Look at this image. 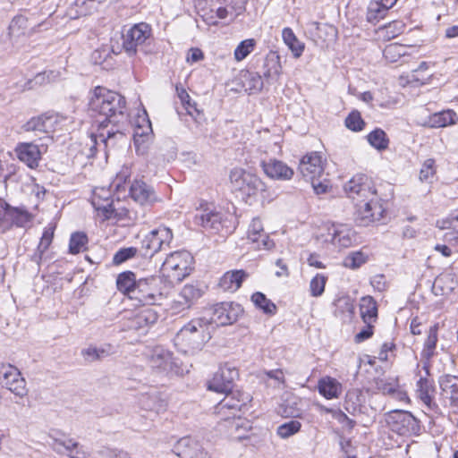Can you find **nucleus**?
<instances>
[{
  "instance_id": "72a5a7b5",
  "label": "nucleus",
  "mask_w": 458,
  "mask_h": 458,
  "mask_svg": "<svg viewBox=\"0 0 458 458\" xmlns=\"http://www.w3.org/2000/svg\"><path fill=\"white\" fill-rule=\"evenodd\" d=\"M220 220V215L209 209L199 210L194 216V223L206 229H217Z\"/></svg>"
},
{
  "instance_id": "1a4fd4ad",
  "label": "nucleus",
  "mask_w": 458,
  "mask_h": 458,
  "mask_svg": "<svg viewBox=\"0 0 458 458\" xmlns=\"http://www.w3.org/2000/svg\"><path fill=\"white\" fill-rule=\"evenodd\" d=\"M150 36L151 28L148 23L134 24L122 34L123 49L129 56L135 55Z\"/></svg>"
},
{
  "instance_id": "79ce46f5",
  "label": "nucleus",
  "mask_w": 458,
  "mask_h": 458,
  "mask_svg": "<svg viewBox=\"0 0 458 458\" xmlns=\"http://www.w3.org/2000/svg\"><path fill=\"white\" fill-rule=\"evenodd\" d=\"M369 143L376 149L382 151L388 148L389 139L382 129H375L367 136Z\"/></svg>"
},
{
  "instance_id": "f03ea898",
  "label": "nucleus",
  "mask_w": 458,
  "mask_h": 458,
  "mask_svg": "<svg viewBox=\"0 0 458 458\" xmlns=\"http://www.w3.org/2000/svg\"><path fill=\"white\" fill-rule=\"evenodd\" d=\"M344 191L356 205L355 221L361 226L379 221L386 211L374 182L365 174L353 176L344 184Z\"/></svg>"
},
{
  "instance_id": "13d9d810",
  "label": "nucleus",
  "mask_w": 458,
  "mask_h": 458,
  "mask_svg": "<svg viewBox=\"0 0 458 458\" xmlns=\"http://www.w3.org/2000/svg\"><path fill=\"white\" fill-rule=\"evenodd\" d=\"M436 174V165L435 160L432 158H428L425 160L423 163L420 171V181H428L432 178Z\"/></svg>"
},
{
  "instance_id": "052dcab7",
  "label": "nucleus",
  "mask_w": 458,
  "mask_h": 458,
  "mask_svg": "<svg viewBox=\"0 0 458 458\" xmlns=\"http://www.w3.org/2000/svg\"><path fill=\"white\" fill-rule=\"evenodd\" d=\"M228 421V430L230 437L236 440H242L249 437L247 435L248 430L250 428V422L248 421V424L246 428H241L238 430L235 429V428H232V420Z\"/></svg>"
},
{
  "instance_id": "c85d7f7f",
  "label": "nucleus",
  "mask_w": 458,
  "mask_h": 458,
  "mask_svg": "<svg viewBox=\"0 0 458 458\" xmlns=\"http://www.w3.org/2000/svg\"><path fill=\"white\" fill-rule=\"evenodd\" d=\"M247 276L243 270L228 271L221 277L219 286L224 291L235 292L241 287Z\"/></svg>"
},
{
  "instance_id": "39448f33",
  "label": "nucleus",
  "mask_w": 458,
  "mask_h": 458,
  "mask_svg": "<svg viewBox=\"0 0 458 458\" xmlns=\"http://www.w3.org/2000/svg\"><path fill=\"white\" fill-rule=\"evenodd\" d=\"M249 399L248 395L240 393L226 394L225 397L216 406V413L221 420L227 421L232 419V428L238 430L241 428H246L248 420L241 418L240 411L246 406Z\"/></svg>"
},
{
  "instance_id": "aec40b11",
  "label": "nucleus",
  "mask_w": 458,
  "mask_h": 458,
  "mask_svg": "<svg viewBox=\"0 0 458 458\" xmlns=\"http://www.w3.org/2000/svg\"><path fill=\"white\" fill-rule=\"evenodd\" d=\"M131 197L140 205L152 204L157 200L154 189L143 180L135 179L130 187Z\"/></svg>"
},
{
  "instance_id": "5701e85b",
  "label": "nucleus",
  "mask_w": 458,
  "mask_h": 458,
  "mask_svg": "<svg viewBox=\"0 0 458 458\" xmlns=\"http://www.w3.org/2000/svg\"><path fill=\"white\" fill-rule=\"evenodd\" d=\"M19 159L30 168H36L41 158V151L33 142L19 143L15 148Z\"/></svg>"
},
{
  "instance_id": "603ef678",
  "label": "nucleus",
  "mask_w": 458,
  "mask_h": 458,
  "mask_svg": "<svg viewBox=\"0 0 458 458\" xmlns=\"http://www.w3.org/2000/svg\"><path fill=\"white\" fill-rule=\"evenodd\" d=\"M143 122L145 123V125H138V128L134 135V144L136 146V152L140 154H143L144 150H141L139 146L140 139L138 137L148 138L149 135L152 133V127L149 119H144Z\"/></svg>"
},
{
  "instance_id": "58836bf2",
  "label": "nucleus",
  "mask_w": 458,
  "mask_h": 458,
  "mask_svg": "<svg viewBox=\"0 0 458 458\" xmlns=\"http://www.w3.org/2000/svg\"><path fill=\"white\" fill-rule=\"evenodd\" d=\"M138 280L131 271H125L117 276L116 285L120 292L126 294L131 299V293L136 287Z\"/></svg>"
},
{
  "instance_id": "a18cd8bd",
  "label": "nucleus",
  "mask_w": 458,
  "mask_h": 458,
  "mask_svg": "<svg viewBox=\"0 0 458 458\" xmlns=\"http://www.w3.org/2000/svg\"><path fill=\"white\" fill-rule=\"evenodd\" d=\"M251 301L257 308L262 310L267 314H274L276 310V305L262 293L257 292L253 293Z\"/></svg>"
},
{
  "instance_id": "f8f14e48",
  "label": "nucleus",
  "mask_w": 458,
  "mask_h": 458,
  "mask_svg": "<svg viewBox=\"0 0 458 458\" xmlns=\"http://www.w3.org/2000/svg\"><path fill=\"white\" fill-rule=\"evenodd\" d=\"M242 312L243 309L238 303L221 302L213 307L212 315L210 318H207V320H210V328L212 329L213 324L227 326L236 322Z\"/></svg>"
},
{
  "instance_id": "a878e982",
  "label": "nucleus",
  "mask_w": 458,
  "mask_h": 458,
  "mask_svg": "<svg viewBox=\"0 0 458 458\" xmlns=\"http://www.w3.org/2000/svg\"><path fill=\"white\" fill-rule=\"evenodd\" d=\"M203 290L198 285L185 284L174 301L181 310L191 308L202 296Z\"/></svg>"
},
{
  "instance_id": "cd10ccee",
  "label": "nucleus",
  "mask_w": 458,
  "mask_h": 458,
  "mask_svg": "<svg viewBox=\"0 0 458 458\" xmlns=\"http://www.w3.org/2000/svg\"><path fill=\"white\" fill-rule=\"evenodd\" d=\"M457 121L458 116L456 113L453 110L447 109L429 115L424 125L430 128H442L455 124Z\"/></svg>"
},
{
  "instance_id": "9b49d317",
  "label": "nucleus",
  "mask_w": 458,
  "mask_h": 458,
  "mask_svg": "<svg viewBox=\"0 0 458 458\" xmlns=\"http://www.w3.org/2000/svg\"><path fill=\"white\" fill-rule=\"evenodd\" d=\"M148 364L153 370L160 374L179 375L183 372L173 353L162 347H157L152 351L148 358Z\"/></svg>"
},
{
  "instance_id": "c03bdc74",
  "label": "nucleus",
  "mask_w": 458,
  "mask_h": 458,
  "mask_svg": "<svg viewBox=\"0 0 458 458\" xmlns=\"http://www.w3.org/2000/svg\"><path fill=\"white\" fill-rule=\"evenodd\" d=\"M5 214L13 224L20 227L25 226L31 220L30 214L23 208H8Z\"/></svg>"
},
{
  "instance_id": "e2e57ef3",
  "label": "nucleus",
  "mask_w": 458,
  "mask_h": 458,
  "mask_svg": "<svg viewBox=\"0 0 458 458\" xmlns=\"http://www.w3.org/2000/svg\"><path fill=\"white\" fill-rule=\"evenodd\" d=\"M309 181L311 182L312 187L317 194L326 193L330 187L329 182L327 179H317Z\"/></svg>"
},
{
  "instance_id": "4d7b16f0",
  "label": "nucleus",
  "mask_w": 458,
  "mask_h": 458,
  "mask_svg": "<svg viewBox=\"0 0 458 458\" xmlns=\"http://www.w3.org/2000/svg\"><path fill=\"white\" fill-rule=\"evenodd\" d=\"M367 261V256L361 251L350 253L345 260L344 265L351 268H358Z\"/></svg>"
},
{
  "instance_id": "e433bc0d",
  "label": "nucleus",
  "mask_w": 458,
  "mask_h": 458,
  "mask_svg": "<svg viewBox=\"0 0 458 458\" xmlns=\"http://www.w3.org/2000/svg\"><path fill=\"white\" fill-rule=\"evenodd\" d=\"M282 71L280 57L276 52H270L267 55L263 65V76L269 79L277 78Z\"/></svg>"
},
{
  "instance_id": "f3484780",
  "label": "nucleus",
  "mask_w": 458,
  "mask_h": 458,
  "mask_svg": "<svg viewBox=\"0 0 458 458\" xmlns=\"http://www.w3.org/2000/svg\"><path fill=\"white\" fill-rule=\"evenodd\" d=\"M57 122V114H45L30 119L23 124L22 129L25 131H35L48 135L55 130Z\"/></svg>"
},
{
  "instance_id": "c9c22d12",
  "label": "nucleus",
  "mask_w": 458,
  "mask_h": 458,
  "mask_svg": "<svg viewBox=\"0 0 458 458\" xmlns=\"http://www.w3.org/2000/svg\"><path fill=\"white\" fill-rule=\"evenodd\" d=\"M158 319V313L154 308H147L140 310L133 318L131 324L135 329H143L153 324Z\"/></svg>"
},
{
  "instance_id": "bb28decb",
  "label": "nucleus",
  "mask_w": 458,
  "mask_h": 458,
  "mask_svg": "<svg viewBox=\"0 0 458 458\" xmlns=\"http://www.w3.org/2000/svg\"><path fill=\"white\" fill-rule=\"evenodd\" d=\"M301 406L302 403L301 398L295 395H289L279 404L277 412L284 418H301Z\"/></svg>"
},
{
  "instance_id": "864d4df0",
  "label": "nucleus",
  "mask_w": 458,
  "mask_h": 458,
  "mask_svg": "<svg viewBox=\"0 0 458 458\" xmlns=\"http://www.w3.org/2000/svg\"><path fill=\"white\" fill-rule=\"evenodd\" d=\"M345 125L353 131H360L365 126V122L361 118L360 112L352 111L345 119Z\"/></svg>"
},
{
  "instance_id": "7ed1b4c3",
  "label": "nucleus",
  "mask_w": 458,
  "mask_h": 458,
  "mask_svg": "<svg viewBox=\"0 0 458 458\" xmlns=\"http://www.w3.org/2000/svg\"><path fill=\"white\" fill-rule=\"evenodd\" d=\"M210 320L206 317L192 318L184 325L174 338V346L185 354H194L202 350L211 339Z\"/></svg>"
},
{
  "instance_id": "37998d69",
  "label": "nucleus",
  "mask_w": 458,
  "mask_h": 458,
  "mask_svg": "<svg viewBox=\"0 0 458 458\" xmlns=\"http://www.w3.org/2000/svg\"><path fill=\"white\" fill-rule=\"evenodd\" d=\"M381 4H378V2L374 0L369 2L366 15L369 22L377 24L386 16L388 11H386Z\"/></svg>"
},
{
  "instance_id": "412c9836",
  "label": "nucleus",
  "mask_w": 458,
  "mask_h": 458,
  "mask_svg": "<svg viewBox=\"0 0 458 458\" xmlns=\"http://www.w3.org/2000/svg\"><path fill=\"white\" fill-rule=\"evenodd\" d=\"M327 231L326 242H330L332 244L341 248H348L352 244L353 233L346 225H333Z\"/></svg>"
},
{
  "instance_id": "09e8293b",
  "label": "nucleus",
  "mask_w": 458,
  "mask_h": 458,
  "mask_svg": "<svg viewBox=\"0 0 458 458\" xmlns=\"http://www.w3.org/2000/svg\"><path fill=\"white\" fill-rule=\"evenodd\" d=\"M255 40L252 38L242 41L234 50V57L237 61L245 59L254 49Z\"/></svg>"
},
{
  "instance_id": "2eb2a0df",
  "label": "nucleus",
  "mask_w": 458,
  "mask_h": 458,
  "mask_svg": "<svg viewBox=\"0 0 458 458\" xmlns=\"http://www.w3.org/2000/svg\"><path fill=\"white\" fill-rule=\"evenodd\" d=\"M259 165L264 174L273 180L287 181L291 180L294 174L291 167L276 158L262 159Z\"/></svg>"
},
{
  "instance_id": "4468645a",
  "label": "nucleus",
  "mask_w": 458,
  "mask_h": 458,
  "mask_svg": "<svg viewBox=\"0 0 458 458\" xmlns=\"http://www.w3.org/2000/svg\"><path fill=\"white\" fill-rule=\"evenodd\" d=\"M238 370L228 365H224L214 374L208 383L209 390L227 394L231 392L234 380L238 377Z\"/></svg>"
},
{
  "instance_id": "ddd939ff",
  "label": "nucleus",
  "mask_w": 458,
  "mask_h": 458,
  "mask_svg": "<svg viewBox=\"0 0 458 458\" xmlns=\"http://www.w3.org/2000/svg\"><path fill=\"white\" fill-rule=\"evenodd\" d=\"M324 165L325 161L318 152H310L301 159L298 170L306 181L322 179Z\"/></svg>"
},
{
  "instance_id": "0eeeda50",
  "label": "nucleus",
  "mask_w": 458,
  "mask_h": 458,
  "mask_svg": "<svg viewBox=\"0 0 458 458\" xmlns=\"http://www.w3.org/2000/svg\"><path fill=\"white\" fill-rule=\"evenodd\" d=\"M161 284V279L156 276L139 279L136 287L131 293V299L141 305L159 304L164 299Z\"/></svg>"
},
{
  "instance_id": "473e14b6",
  "label": "nucleus",
  "mask_w": 458,
  "mask_h": 458,
  "mask_svg": "<svg viewBox=\"0 0 458 458\" xmlns=\"http://www.w3.org/2000/svg\"><path fill=\"white\" fill-rule=\"evenodd\" d=\"M439 325L438 323L431 326L428 331L427 338L423 344V349L421 351V358L426 360H430L437 353V344L438 342V333Z\"/></svg>"
},
{
  "instance_id": "2f4dec72",
  "label": "nucleus",
  "mask_w": 458,
  "mask_h": 458,
  "mask_svg": "<svg viewBox=\"0 0 458 458\" xmlns=\"http://www.w3.org/2000/svg\"><path fill=\"white\" fill-rule=\"evenodd\" d=\"M91 203L95 209L101 212L106 219L121 216V214L117 212L114 201L108 197L102 199L99 193H94Z\"/></svg>"
},
{
  "instance_id": "680f3d73",
  "label": "nucleus",
  "mask_w": 458,
  "mask_h": 458,
  "mask_svg": "<svg viewBox=\"0 0 458 458\" xmlns=\"http://www.w3.org/2000/svg\"><path fill=\"white\" fill-rule=\"evenodd\" d=\"M364 327L355 335L356 343H361L373 335L374 323H364Z\"/></svg>"
},
{
  "instance_id": "0e129e2a",
  "label": "nucleus",
  "mask_w": 458,
  "mask_h": 458,
  "mask_svg": "<svg viewBox=\"0 0 458 458\" xmlns=\"http://www.w3.org/2000/svg\"><path fill=\"white\" fill-rule=\"evenodd\" d=\"M376 384H377V388L380 392H382V394H387L390 396L397 386V384L394 382H387L383 379L377 380Z\"/></svg>"
},
{
  "instance_id": "ea45409f",
  "label": "nucleus",
  "mask_w": 458,
  "mask_h": 458,
  "mask_svg": "<svg viewBox=\"0 0 458 458\" xmlns=\"http://www.w3.org/2000/svg\"><path fill=\"white\" fill-rule=\"evenodd\" d=\"M283 40L290 48L294 57H300L304 50V44L301 42L291 28H284L282 31Z\"/></svg>"
},
{
  "instance_id": "f704fd0d",
  "label": "nucleus",
  "mask_w": 458,
  "mask_h": 458,
  "mask_svg": "<svg viewBox=\"0 0 458 458\" xmlns=\"http://www.w3.org/2000/svg\"><path fill=\"white\" fill-rule=\"evenodd\" d=\"M360 312L364 323H375L377 318V306L371 296H365L360 301Z\"/></svg>"
},
{
  "instance_id": "f257e3e1",
  "label": "nucleus",
  "mask_w": 458,
  "mask_h": 458,
  "mask_svg": "<svg viewBox=\"0 0 458 458\" xmlns=\"http://www.w3.org/2000/svg\"><path fill=\"white\" fill-rule=\"evenodd\" d=\"M89 108L92 113L104 116L96 121L82 149L87 157H94L98 148L106 149L114 147L125 139L123 131L128 123L125 98L104 87H96L91 92Z\"/></svg>"
},
{
  "instance_id": "4c0bfd02",
  "label": "nucleus",
  "mask_w": 458,
  "mask_h": 458,
  "mask_svg": "<svg viewBox=\"0 0 458 458\" xmlns=\"http://www.w3.org/2000/svg\"><path fill=\"white\" fill-rule=\"evenodd\" d=\"M176 89L178 92V97L182 106L186 109L187 114L191 116L196 123H200L204 119L203 113L197 108L196 103L191 101L190 95L186 92L185 89H179L178 88H176Z\"/></svg>"
},
{
  "instance_id": "de8ad7c7",
  "label": "nucleus",
  "mask_w": 458,
  "mask_h": 458,
  "mask_svg": "<svg viewBox=\"0 0 458 458\" xmlns=\"http://www.w3.org/2000/svg\"><path fill=\"white\" fill-rule=\"evenodd\" d=\"M88 243V237L83 233H74L72 234L69 242V250L72 254H77L85 249Z\"/></svg>"
},
{
  "instance_id": "7c9ffc66",
  "label": "nucleus",
  "mask_w": 458,
  "mask_h": 458,
  "mask_svg": "<svg viewBox=\"0 0 458 458\" xmlns=\"http://www.w3.org/2000/svg\"><path fill=\"white\" fill-rule=\"evenodd\" d=\"M318 390L321 395L330 400L340 396L342 385L335 378L327 376L318 380Z\"/></svg>"
},
{
  "instance_id": "6e6552de",
  "label": "nucleus",
  "mask_w": 458,
  "mask_h": 458,
  "mask_svg": "<svg viewBox=\"0 0 458 458\" xmlns=\"http://www.w3.org/2000/svg\"><path fill=\"white\" fill-rule=\"evenodd\" d=\"M386 422L393 432L400 436L419 435L420 421L409 411L394 410L386 414Z\"/></svg>"
},
{
  "instance_id": "9d476101",
  "label": "nucleus",
  "mask_w": 458,
  "mask_h": 458,
  "mask_svg": "<svg viewBox=\"0 0 458 458\" xmlns=\"http://www.w3.org/2000/svg\"><path fill=\"white\" fill-rule=\"evenodd\" d=\"M0 383L19 398L28 394L25 378L16 367L9 363H0Z\"/></svg>"
},
{
  "instance_id": "6ab92c4d",
  "label": "nucleus",
  "mask_w": 458,
  "mask_h": 458,
  "mask_svg": "<svg viewBox=\"0 0 458 458\" xmlns=\"http://www.w3.org/2000/svg\"><path fill=\"white\" fill-rule=\"evenodd\" d=\"M248 240L254 244L256 249L269 250L274 246L273 241L264 232L262 222L259 218H253L247 232Z\"/></svg>"
},
{
  "instance_id": "c756f323",
  "label": "nucleus",
  "mask_w": 458,
  "mask_h": 458,
  "mask_svg": "<svg viewBox=\"0 0 458 458\" xmlns=\"http://www.w3.org/2000/svg\"><path fill=\"white\" fill-rule=\"evenodd\" d=\"M140 404L143 410L154 411L157 414L164 412L167 407L166 401L157 392L142 394Z\"/></svg>"
},
{
  "instance_id": "a211bd4d",
  "label": "nucleus",
  "mask_w": 458,
  "mask_h": 458,
  "mask_svg": "<svg viewBox=\"0 0 458 458\" xmlns=\"http://www.w3.org/2000/svg\"><path fill=\"white\" fill-rule=\"evenodd\" d=\"M174 452L181 458H207L208 454L200 444L191 437H184L177 441Z\"/></svg>"
},
{
  "instance_id": "423d86ee",
  "label": "nucleus",
  "mask_w": 458,
  "mask_h": 458,
  "mask_svg": "<svg viewBox=\"0 0 458 458\" xmlns=\"http://www.w3.org/2000/svg\"><path fill=\"white\" fill-rule=\"evenodd\" d=\"M192 263L193 257L189 251H174L163 262L161 272L171 283H180L191 274Z\"/></svg>"
},
{
  "instance_id": "4be33fe9",
  "label": "nucleus",
  "mask_w": 458,
  "mask_h": 458,
  "mask_svg": "<svg viewBox=\"0 0 458 458\" xmlns=\"http://www.w3.org/2000/svg\"><path fill=\"white\" fill-rule=\"evenodd\" d=\"M441 394L449 399L454 412L458 414V377L444 375L439 378Z\"/></svg>"
},
{
  "instance_id": "5fc2aeb1",
  "label": "nucleus",
  "mask_w": 458,
  "mask_h": 458,
  "mask_svg": "<svg viewBox=\"0 0 458 458\" xmlns=\"http://www.w3.org/2000/svg\"><path fill=\"white\" fill-rule=\"evenodd\" d=\"M327 283V277L323 275L317 274L310 284V293L314 297L320 296L325 291V285Z\"/></svg>"
},
{
  "instance_id": "dca6fc26",
  "label": "nucleus",
  "mask_w": 458,
  "mask_h": 458,
  "mask_svg": "<svg viewBox=\"0 0 458 458\" xmlns=\"http://www.w3.org/2000/svg\"><path fill=\"white\" fill-rule=\"evenodd\" d=\"M38 26L40 24H31L24 15H17L9 25V36L13 42L23 41L32 36Z\"/></svg>"
},
{
  "instance_id": "774afa93",
  "label": "nucleus",
  "mask_w": 458,
  "mask_h": 458,
  "mask_svg": "<svg viewBox=\"0 0 458 458\" xmlns=\"http://www.w3.org/2000/svg\"><path fill=\"white\" fill-rule=\"evenodd\" d=\"M67 456L70 458H89V454L83 449V446L78 442V446L74 447Z\"/></svg>"
},
{
  "instance_id": "b1692460",
  "label": "nucleus",
  "mask_w": 458,
  "mask_h": 458,
  "mask_svg": "<svg viewBox=\"0 0 458 458\" xmlns=\"http://www.w3.org/2000/svg\"><path fill=\"white\" fill-rule=\"evenodd\" d=\"M147 236L152 245V251H155V253L169 247L174 237L171 229L165 226L152 230Z\"/></svg>"
},
{
  "instance_id": "6e6d98bb",
  "label": "nucleus",
  "mask_w": 458,
  "mask_h": 458,
  "mask_svg": "<svg viewBox=\"0 0 458 458\" xmlns=\"http://www.w3.org/2000/svg\"><path fill=\"white\" fill-rule=\"evenodd\" d=\"M245 85L250 94L259 92L264 86L262 76L259 73H250Z\"/></svg>"
},
{
  "instance_id": "338daca9",
  "label": "nucleus",
  "mask_w": 458,
  "mask_h": 458,
  "mask_svg": "<svg viewBox=\"0 0 458 458\" xmlns=\"http://www.w3.org/2000/svg\"><path fill=\"white\" fill-rule=\"evenodd\" d=\"M371 285L377 291H385L386 287V277L384 275H376L370 280Z\"/></svg>"
},
{
  "instance_id": "69168bd1",
  "label": "nucleus",
  "mask_w": 458,
  "mask_h": 458,
  "mask_svg": "<svg viewBox=\"0 0 458 458\" xmlns=\"http://www.w3.org/2000/svg\"><path fill=\"white\" fill-rule=\"evenodd\" d=\"M81 355L84 358V360L88 362H94L97 360H100L98 358V353L97 352L96 346H89L88 348L81 350Z\"/></svg>"
},
{
  "instance_id": "49530a36",
  "label": "nucleus",
  "mask_w": 458,
  "mask_h": 458,
  "mask_svg": "<svg viewBox=\"0 0 458 458\" xmlns=\"http://www.w3.org/2000/svg\"><path fill=\"white\" fill-rule=\"evenodd\" d=\"M301 424L296 420H291L285 423L281 424L277 427L276 434L281 438H288L301 430Z\"/></svg>"
},
{
  "instance_id": "3c124183",
  "label": "nucleus",
  "mask_w": 458,
  "mask_h": 458,
  "mask_svg": "<svg viewBox=\"0 0 458 458\" xmlns=\"http://www.w3.org/2000/svg\"><path fill=\"white\" fill-rule=\"evenodd\" d=\"M106 0H75L74 5L77 8L76 13L80 16L90 14L96 8L95 4H101Z\"/></svg>"
},
{
  "instance_id": "20e7f679",
  "label": "nucleus",
  "mask_w": 458,
  "mask_h": 458,
  "mask_svg": "<svg viewBox=\"0 0 458 458\" xmlns=\"http://www.w3.org/2000/svg\"><path fill=\"white\" fill-rule=\"evenodd\" d=\"M230 189L242 199L257 196L267 191L266 183L256 174L241 167L229 173Z\"/></svg>"
},
{
  "instance_id": "8fccbe9b",
  "label": "nucleus",
  "mask_w": 458,
  "mask_h": 458,
  "mask_svg": "<svg viewBox=\"0 0 458 458\" xmlns=\"http://www.w3.org/2000/svg\"><path fill=\"white\" fill-rule=\"evenodd\" d=\"M138 252L136 247H126L118 250L113 257V264L121 265L127 260L134 258Z\"/></svg>"
},
{
  "instance_id": "393cba45",
  "label": "nucleus",
  "mask_w": 458,
  "mask_h": 458,
  "mask_svg": "<svg viewBox=\"0 0 458 458\" xmlns=\"http://www.w3.org/2000/svg\"><path fill=\"white\" fill-rule=\"evenodd\" d=\"M417 396L427 406L429 411L438 410L437 404L434 402L435 388L432 381L427 377H420L417 381Z\"/></svg>"
},
{
  "instance_id": "a19ab883",
  "label": "nucleus",
  "mask_w": 458,
  "mask_h": 458,
  "mask_svg": "<svg viewBox=\"0 0 458 458\" xmlns=\"http://www.w3.org/2000/svg\"><path fill=\"white\" fill-rule=\"evenodd\" d=\"M51 443L49 444L51 448L58 454H68L74 447L78 446V442L72 438L65 437H50Z\"/></svg>"
},
{
  "instance_id": "bf43d9fd",
  "label": "nucleus",
  "mask_w": 458,
  "mask_h": 458,
  "mask_svg": "<svg viewBox=\"0 0 458 458\" xmlns=\"http://www.w3.org/2000/svg\"><path fill=\"white\" fill-rule=\"evenodd\" d=\"M53 237L54 228L51 226L45 228L38 247L40 252H45L48 249L49 245L52 242Z\"/></svg>"
}]
</instances>
